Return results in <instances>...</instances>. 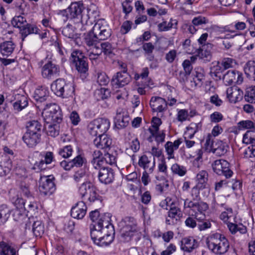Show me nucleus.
<instances>
[{
  "instance_id": "obj_1",
  "label": "nucleus",
  "mask_w": 255,
  "mask_h": 255,
  "mask_svg": "<svg viewBox=\"0 0 255 255\" xmlns=\"http://www.w3.org/2000/svg\"><path fill=\"white\" fill-rule=\"evenodd\" d=\"M112 34L111 29L104 19H99L93 28L84 35V40L88 46L97 44L101 40L109 38Z\"/></svg>"
},
{
  "instance_id": "obj_2",
  "label": "nucleus",
  "mask_w": 255,
  "mask_h": 255,
  "mask_svg": "<svg viewBox=\"0 0 255 255\" xmlns=\"http://www.w3.org/2000/svg\"><path fill=\"white\" fill-rule=\"evenodd\" d=\"M121 240L124 242H129L132 237L138 234L139 230L134 218L126 217L119 223Z\"/></svg>"
},
{
  "instance_id": "obj_3",
  "label": "nucleus",
  "mask_w": 255,
  "mask_h": 255,
  "mask_svg": "<svg viewBox=\"0 0 255 255\" xmlns=\"http://www.w3.org/2000/svg\"><path fill=\"white\" fill-rule=\"evenodd\" d=\"M206 244L209 250L216 255L226 253L230 247L228 240L220 234H214L206 239Z\"/></svg>"
},
{
  "instance_id": "obj_4",
  "label": "nucleus",
  "mask_w": 255,
  "mask_h": 255,
  "mask_svg": "<svg viewBox=\"0 0 255 255\" xmlns=\"http://www.w3.org/2000/svg\"><path fill=\"white\" fill-rule=\"evenodd\" d=\"M83 9L82 4L78 2L72 3L68 8L60 10L58 15L63 17L64 22L70 19L75 21V23L82 22V12Z\"/></svg>"
},
{
  "instance_id": "obj_5",
  "label": "nucleus",
  "mask_w": 255,
  "mask_h": 255,
  "mask_svg": "<svg viewBox=\"0 0 255 255\" xmlns=\"http://www.w3.org/2000/svg\"><path fill=\"white\" fill-rule=\"evenodd\" d=\"M42 115L46 123L59 124L62 120V115L59 106L56 104H46Z\"/></svg>"
},
{
  "instance_id": "obj_6",
  "label": "nucleus",
  "mask_w": 255,
  "mask_h": 255,
  "mask_svg": "<svg viewBox=\"0 0 255 255\" xmlns=\"http://www.w3.org/2000/svg\"><path fill=\"white\" fill-rule=\"evenodd\" d=\"M79 193L82 198L88 195V199L90 202L102 204V197L97 193L96 187L91 182L83 183L79 188Z\"/></svg>"
},
{
  "instance_id": "obj_7",
  "label": "nucleus",
  "mask_w": 255,
  "mask_h": 255,
  "mask_svg": "<svg viewBox=\"0 0 255 255\" xmlns=\"http://www.w3.org/2000/svg\"><path fill=\"white\" fill-rule=\"evenodd\" d=\"M70 60L78 72L85 77V74L88 70V64L87 58L82 51L79 50H74L71 53Z\"/></svg>"
},
{
  "instance_id": "obj_8",
  "label": "nucleus",
  "mask_w": 255,
  "mask_h": 255,
  "mask_svg": "<svg viewBox=\"0 0 255 255\" xmlns=\"http://www.w3.org/2000/svg\"><path fill=\"white\" fill-rule=\"evenodd\" d=\"M110 126L109 120L99 118L93 120L88 126V131L92 136H98L105 133Z\"/></svg>"
},
{
  "instance_id": "obj_9",
  "label": "nucleus",
  "mask_w": 255,
  "mask_h": 255,
  "mask_svg": "<svg viewBox=\"0 0 255 255\" xmlns=\"http://www.w3.org/2000/svg\"><path fill=\"white\" fill-rule=\"evenodd\" d=\"M212 168L217 174L223 175L226 178L231 177L233 174V172L230 169L229 163L225 160H215L212 164Z\"/></svg>"
},
{
  "instance_id": "obj_10",
  "label": "nucleus",
  "mask_w": 255,
  "mask_h": 255,
  "mask_svg": "<svg viewBox=\"0 0 255 255\" xmlns=\"http://www.w3.org/2000/svg\"><path fill=\"white\" fill-rule=\"evenodd\" d=\"M124 70L114 75L111 80V84L114 88H118L128 85L131 81V78L127 72V69L124 64L122 65Z\"/></svg>"
},
{
  "instance_id": "obj_11",
  "label": "nucleus",
  "mask_w": 255,
  "mask_h": 255,
  "mask_svg": "<svg viewBox=\"0 0 255 255\" xmlns=\"http://www.w3.org/2000/svg\"><path fill=\"white\" fill-rule=\"evenodd\" d=\"M51 175L41 177L39 181V189L41 194L50 195L55 190V184Z\"/></svg>"
},
{
  "instance_id": "obj_12",
  "label": "nucleus",
  "mask_w": 255,
  "mask_h": 255,
  "mask_svg": "<svg viewBox=\"0 0 255 255\" xmlns=\"http://www.w3.org/2000/svg\"><path fill=\"white\" fill-rule=\"evenodd\" d=\"M104 234L100 238L99 241L97 242V245L99 246H108L114 240L115 235V230L113 225L109 224L108 226H105L103 228Z\"/></svg>"
},
{
  "instance_id": "obj_13",
  "label": "nucleus",
  "mask_w": 255,
  "mask_h": 255,
  "mask_svg": "<svg viewBox=\"0 0 255 255\" xmlns=\"http://www.w3.org/2000/svg\"><path fill=\"white\" fill-rule=\"evenodd\" d=\"M255 133L252 131H248L244 135L243 142L247 144H251L247 150L245 151V155L248 157L255 156Z\"/></svg>"
},
{
  "instance_id": "obj_14",
  "label": "nucleus",
  "mask_w": 255,
  "mask_h": 255,
  "mask_svg": "<svg viewBox=\"0 0 255 255\" xmlns=\"http://www.w3.org/2000/svg\"><path fill=\"white\" fill-rule=\"evenodd\" d=\"M59 66L52 61H49L42 68L41 73L44 78H54L59 75Z\"/></svg>"
},
{
  "instance_id": "obj_15",
  "label": "nucleus",
  "mask_w": 255,
  "mask_h": 255,
  "mask_svg": "<svg viewBox=\"0 0 255 255\" xmlns=\"http://www.w3.org/2000/svg\"><path fill=\"white\" fill-rule=\"evenodd\" d=\"M223 80L226 85L233 83L241 84L243 81L242 74L235 70H229L223 75Z\"/></svg>"
},
{
  "instance_id": "obj_16",
  "label": "nucleus",
  "mask_w": 255,
  "mask_h": 255,
  "mask_svg": "<svg viewBox=\"0 0 255 255\" xmlns=\"http://www.w3.org/2000/svg\"><path fill=\"white\" fill-rule=\"evenodd\" d=\"M90 217L93 222L91 225L96 226L98 225L104 224L105 226H108V225L110 224V214L105 213L101 215L97 210L92 211L90 214Z\"/></svg>"
},
{
  "instance_id": "obj_17",
  "label": "nucleus",
  "mask_w": 255,
  "mask_h": 255,
  "mask_svg": "<svg viewBox=\"0 0 255 255\" xmlns=\"http://www.w3.org/2000/svg\"><path fill=\"white\" fill-rule=\"evenodd\" d=\"M184 207L185 208H188L190 209L194 213L197 212H202V211H206L209 207L208 204L202 201H198L195 198L192 200L186 199L184 200Z\"/></svg>"
},
{
  "instance_id": "obj_18",
  "label": "nucleus",
  "mask_w": 255,
  "mask_h": 255,
  "mask_svg": "<svg viewBox=\"0 0 255 255\" xmlns=\"http://www.w3.org/2000/svg\"><path fill=\"white\" fill-rule=\"evenodd\" d=\"M98 178L101 183L106 184L111 183L114 179V171L111 168L108 167L100 168Z\"/></svg>"
},
{
  "instance_id": "obj_19",
  "label": "nucleus",
  "mask_w": 255,
  "mask_h": 255,
  "mask_svg": "<svg viewBox=\"0 0 255 255\" xmlns=\"http://www.w3.org/2000/svg\"><path fill=\"white\" fill-rule=\"evenodd\" d=\"M213 45L211 43L203 44L198 49L196 56L202 60L203 62H209L211 60V50Z\"/></svg>"
},
{
  "instance_id": "obj_20",
  "label": "nucleus",
  "mask_w": 255,
  "mask_h": 255,
  "mask_svg": "<svg viewBox=\"0 0 255 255\" xmlns=\"http://www.w3.org/2000/svg\"><path fill=\"white\" fill-rule=\"evenodd\" d=\"M87 211V206L83 201L78 202L71 210V216L77 219H82L85 215Z\"/></svg>"
},
{
  "instance_id": "obj_21",
  "label": "nucleus",
  "mask_w": 255,
  "mask_h": 255,
  "mask_svg": "<svg viewBox=\"0 0 255 255\" xmlns=\"http://www.w3.org/2000/svg\"><path fill=\"white\" fill-rule=\"evenodd\" d=\"M167 105L165 100L159 97H153L150 101V106L155 112H163L166 109Z\"/></svg>"
},
{
  "instance_id": "obj_22",
  "label": "nucleus",
  "mask_w": 255,
  "mask_h": 255,
  "mask_svg": "<svg viewBox=\"0 0 255 255\" xmlns=\"http://www.w3.org/2000/svg\"><path fill=\"white\" fill-rule=\"evenodd\" d=\"M129 123V118L125 115V112L123 109H118L116 116L115 118V124L118 128L126 127Z\"/></svg>"
},
{
  "instance_id": "obj_23",
  "label": "nucleus",
  "mask_w": 255,
  "mask_h": 255,
  "mask_svg": "<svg viewBox=\"0 0 255 255\" xmlns=\"http://www.w3.org/2000/svg\"><path fill=\"white\" fill-rule=\"evenodd\" d=\"M209 174L206 170H202L199 171L196 175V181L197 186L192 188V191H198V188L200 189L205 188L208 180Z\"/></svg>"
},
{
  "instance_id": "obj_24",
  "label": "nucleus",
  "mask_w": 255,
  "mask_h": 255,
  "mask_svg": "<svg viewBox=\"0 0 255 255\" xmlns=\"http://www.w3.org/2000/svg\"><path fill=\"white\" fill-rule=\"evenodd\" d=\"M112 143V139L105 133L98 136L94 140V144L99 149L108 148Z\"/></svg>"
},
{
  "instance_id": "obj_25",
  "label": "nucleus",
  "mask_w": 255,
  "mask_h": 255,
  "mask_svg": "<svg viewBox=\"0 0 255 255\" xmlns=\"http://www.w3.org/2000/svg\"><path fill=\"white\" fill-rule=\"evenodd\" d=\"M41 134L25 132L22 137L23 141L29 147L35 146L40 142Z\"/></svg>"
},
{
  "instance_id": "obj_26",
  "label": "nucleus",
  "mask_w": 255,
  "mask_h": 255,
  "mask_svg": "<svg viewBox=\"0 0 255 255\" xmlns=\"http://www.w3.org/2000/svg\"><path fill=\"white\" fill-rule=\"evenodd\" d=\"M226 93L228 98L232 103H236L241 100L243 96V91L237 87L228 88Z\"/></svg>"
},
{
  "instance_id": "obj_27",
  "label": "nucleus",
  "mask_w": 255,
  "mask_h": 255,
  "mask_svg": "<svg viewBox=\"0 0 255 255\" xmlns=\"http://www.w3.org/2000/svg\"><path fill=\"white\" fill-rule=\"evenodd\" d=\"M198 246L197 241L193 237L184 238L181 241V249L188 253L197 248Z\"/></svg>"
},
{
  "instance_id": "obj_28",
  "label": "nucleus",
  "mask_w": 255,
  "mask_h": 255,
  "mask_svg": "<svg viewBox=\"0 0 255 255\" xmlns=\"http://www.w3.org/2000/svg\"><path fill=\"white\" fill-rule=\"evenodd\" d=\"M14 100L15 102L13 104V107L15 111H21L28 105L27 97L21 94H16L14 96Z\"/></svg>"
},
{
  "instance_id": "obj_29",
  "label": "nucleus",
  "mask_w": 255,
  "mask_h": 255,
  "mask_svg": "<svg viewBox=\"0 0 255 255\" xmlns=\"http://www.w3.org/2000/svg\"><path fill=\"white\" fill-rule=\"evenodd\" d=\"M33 97L37 102L42 103L49 99V92L46 87L37 88L34 92Z\"/></svg>"
},
{
  "instance_id": "obj_30",
  "label": "nucleus",
  "mask_w": 255,
  "mask_h": 255,
  "mask_svg": "<svg viewBox=\"0 0 255 255\" xmlns=\"http://www.w3.org/2000/svg\"><path fill=\"white\" fill-rule=\"evenodd\" d=\"M138 163L144 169V172L152 173L155 166V159L151 162L146 155H143L140 157Z\"/></svg>"
},
{
  "instance_id": "obj_31",
  "label": "nucleus",
  "mask_w": 255,
  "mask_h": 255,
  "mask_svg": "<svg viewBox=\"0 0 255 255\" xmlns=\"http://www.w3.org/2000/svg\"><path fill=\"white\" fill-rule=\"evenodd\" d=\"M104 224L98 225H90V235L91 239L94 243L97 245V242L99 241L100 238L104 234L103 228H105Z\"/></svg>"
},
{
  "instance_id": "obj_32",
  "label": "nucleus",
  "mask_w": 255,
  "mask_h": 255,
  "mask_svg": "<svg viewBox=\"0 0 255 255\" xmlns=\"http://www.w3.org/2000/svg\"><path fill=\"white\" fill-rule=\"evenodd\" d=\"M15 48L11 41H6L0 44V52L3 56L8 57L11 55Z\"/></svg>"
},
{
  "instance_id": "obj_33",
  "label": "nucleus",
  "mask_w": 255,
  "mask_h": 255,
  "mask_svg": "<svg viewBox=\"0 0 255 255\" xmlns=\"http://www.w3.org/2000/svg\"><path fill=\"white\" fill-rule=\"evenodd\" d=\"M65 84L66 82L64 79H58L51 84V90L57 96H63Z\"/></svg>"
},
{
  "instance_id": "obj_34",
  "label": "nucleus",
  "mask_w": 255,
  "mask_h": 255,
  "mask_svg": "<svg viewBox=\"0 0 255 255\" xmlns=\"http://www.w3.org/2000/svg\"><path fill=\"white\" fill-rule=\"evenodd\" d=\"M11 210L6 205H0V226L3 225L10 216Z\"/></svg>"
},
{
  "instance_id": "obj_35",
  "label": "nucleus",
  "mask_w": 255,
  "mask_h": 255,
  "mask_svg": "<svg viewBox=\"0 0 255 255\" xmlns=\"http://www.w3.org/2000/svg\"><path fill=\"white\" fill-rule=\"evenodd\" d=\"M12 168V162L9 158H5L0 161V176L8 174Z\"/></svg>"
},
{
  "instance_id": "obj_36",
  "label": "nucleus",
  "mask_w": 255,
  "mask_h": 255,
  "mask_svg": "<svg viewBox=\"0 0 255 255\" xmlns=\"http://www.w3.org/2000/svg\"><path fill=\"white\" fill-rule=\"evenodd\" d=\"M0 255H16V250L4 242H0Z\"/></svg>"
},
{
  "instance_id": "obj_37",
  "label": "nucleus",
  "mask_w": 255,
  "mask_h": 255,
  "mask_svg": "<svg viewBox=\"0 0 255 255\" xmlns=\"http://www.w3.org/2000/svg\"><path fill=\"white\" fill-rule=\"evenodd\" d=\"M41 125L37 121H31L27 122L26 124V132L38 133V134H41Z\"/></svg>"
},
{
  "instance_id": "obj_38",
  "label": "nucleus",
  "mask_w": 255,
  "mask_h": 255,
  "mask_svg": "<svg viewBox=\"0 0 255 255\" xmlns=\"http://www.w3.org/2000/svg\"><path fill=\"white\" fill-rule=\"evenodd\" d=\"M202 128V124L201 123H191L188 127H187V130L185 132V134L187 136V138H192L194 136V134L201 130Z\"/></svg>"
},
{
  "instance_id": "obj_39",
  "label": "nucleus",
  "mask_w": 255,
  "mask_h": 255,
  "mask_svg": "<svg viewBox=\"0 0 255 255\" xmlns=\"http://www.w3.org/2000/svg\"><path fill=\"white\" fill-rule=\"evenodd\" d=\"M39 29L35 25L26 23L24 24L20 29V33L23 38H25L28 35L32 33H37Z\"/></svg>"
},
{
  "instance_id": "obj_40",
  "label": "nucleus",
  "mask_w": 255,
  "mask_h": 255,
  "mask_svg": "<svg viewBox=\"0 0 255 255\" xmlns=\"http://www.w3.org/2000/svg\"><path fill=\"white\" fill-rule=\"evenodd\" d=\"M45 129L49 136L55 137L59 134V126L57 123H46Z\"/></svg>"
},
{
  "instance_id": "obj_41",
  "label": "nucleus",
  "mask_w": 255,
  "mask_h": 255,
  "mask_svg": "<svg viewBox=\"0 0 255 255\" xmlns=\"http://www.w3.org/2000/svg\"><path fill=\"white\" fill-rule=\"evenodd\" d=\"M244 71L248 78L255 80V61L248 62L245 66Z\"/></svg>"
},
{
  "instance_id": "obj_42",
  "label": "nucleus",
  "mask_w": 255,
  "mask_h": 255,
  "mask_svg": "<svg viewBox=\"0 0 255 255\" xmlns=\"http://www.w3.org/2000/svg\"><path fill=\"white\" fill-rule=\"evenodd\" d=\"M228 148L229 146L226 143L220 141L215 145L212 152L220 156L224 155L228 151Z\"/></svg>"
},
{
  "instance_id": "obj_43",
  "label": "nucleus",
  "mask_w": 255,
  "mask_h": 255,
  "mask_svg": "<svg viewBox=\"0 0 255 255\" xmlns=\"http://www.w3.org/2000/svg\"><path fill=\"white\" fill-rule=\"evenodd\" d=\"M150 134H152V136H154V139L157 143V146L160 144L165 141V130H151L150 132Z\"/></svg>"
},
{
  "instance_id": "obj_44",
  "label": "nucleus",
  "mask_w": 255,
  "mask_h": 255,
  "mask_svg": "<svg viewBox=\"0 0 255 255\" xmlns=\"http://www.w3.org/2000/svg\"><path fill=\"white\" fill-rule=\"evenodd\" d=\"M195 78H193L195 85H200L202 84V81L204 80L205 71L201 67H197L195 69Z\"/></svg>"
},
{
  "instance_id": "obj_45",
  "label": "nucleus",
  "mask_w": 255,
  "mask_h": 255,
  "mask_svg": "<svg viewBox=\"0 0 255 255\" xmlns=\"http://www.w3.org/2000/svg\"><path fill=\"white\" fill-rule=\"evenodd\" d=\"M32 232L36 237H41L43 234L44 230V226L41 221H34L32 223Z\"/></svg>"
},
{
  "instance_id": "obj_46",
  "label": "nucleus",
  "mask_w": 255,
  "mask_h": 255,
  "mask_svg": "<svg viewBox=\"0 0 255 255\" xmlns=\"http://www.w3.org/2000/svg\"><path fill=\"white\" fill-rule=\"evenodd\" d=\"M172 172L180 176H183L186 174L187 170L185 167L177 163L173 164L171 167Z\"/></svg>"
},
{
  "instance_id": "obj_47",
  "label": "nucleus",
  "mask_w": 255,
  "mask_h": 255,
  "mask_svg": "<svg viewBox=\"0 0 255 255\" xmlns=\"http://www.w3.org/2000/svg\"><path fill=\"white\" fill-rule=\"evenodd\" d=\"M62 32L64 36L69 38L74 39L77 37V34L74 31L71 24H68L64 27Z\"/></svg>"
},
{
  "instance_id": "obj_48",
  "label": "nucleus",
  "mask_w": 255,
  "mask_h": 255,
  "mask_svg": "<svg viewBox=\"0 0 255 255\" xmlns=\"http://www.w3.org/2000/svg\"><path fill=\"white\" fill-rule=\"evenodd\" d=\"M73 152L71 145H66L60 148L58 153L59 155L63 158H67L71 156Z\"/></svg>"
},
{
  "instance_id": "obj_49",
  "label": "nucleus",
  "mask_w": 255,
  "mask_h": 255,
  "mask_svg": "<svg viewBox=\"0 0 255 255\" xmlns=\"http://www.w3.org/2000/svg\"><path fill=\"white\" fill-rule=\"evenodd\" d=\"M245 98L249 103H255V86L247 89Z\"/></svg>"
},
{
  "instance_id": "obj_50",
  "label": "nucleus",
  "mask_w": 255,
  "mask_h": 255,
  "mask_svg": "<svg viewBox=\"0 0 255 255\" xmlns=\"http://www.w3.org/2000/svg\"><path fill=\"white\" fill-rule=\"evenodd\" d=\"M181 216L182 213L178 208L175 207H170L168 214V218L172 220L175 219V221H177V218L179 219Z\"/></svg>"
},
{
  "instance_id": "obj_51",
  "label": "nucleus",
  "mask_w": 255,
  "mask_h": 255,
  "mask_svg": "<svg viewBox=\"0 0 255 255\" xmlns=\"http://www.w3.org/2000/svg\"><path fill=\"white\" fill-rule=\"evenodd\" d=\"M221 63V66L224 67V70L234 67L237 65L236 60L229 57L224 58Z\"/></svg>"
},
{
  "instance_id": "obj_52",
  "label": "nucleus",
  "mask_w": 255,
  "mask_h": 255,
  "mask_svg": "<svg viewBox=\"0 0 255 255\" xmlns=\"http://www.w3.org/2000/svg\"><path fill=\"white\" fill-rule=\"evenodd\" d=\"M239 129H252L255 128V124L251 120L242 121L238 124Z\"/></svg>"
},
{
  "instance_id": "obj_53",
  "label": "nucleus",
  "mask_w": 255,
  "mask_h": 255,
  "mask_svg": "<svg viewBox=\"0 0 255 255\" xmlns=\"http://www.w3.org/2000/svg\"><path fill=\"white\" fill-rule=\"evenodd\" d=\"M26 22L25 19L21 16H15L11 20L12 24L19 29L24 25V23Z\"/></svg>"
},
{
  "instance_id": "obj_54",
  "label": "nucleus",
  "mask_w": 255,
  "mask_h": 255,
  "mask_svg": "<svg viewBox=\"0 0 255 255\" xmlns=\"http://www.w3.org/2000/svg\"><path fill=\"white\" fill-rule=\"evenodd\" d=\"M204 146L205 150L209 152H212L214 148L215 145L213 143V138L211 134H208L206 137Z\"/></svg>"
},
{
  "instance_id": "obj_55",
  "label": "nucleus",
  "mask_w": 255,
  "mask_h": 255,
  "mask_svg": "<svg viewBox=\"0 0 255 255\" xmlns=\"http://www.w3.org/2000/svg\"><path fill=\"white\" fill-rule=\"evenodd\" d=\"M165 151L168 155V159H170L171 158H174V151L177 149H174V147L172 146L171 141H167L165 145Z\"/></svg>"
},
{
  "instance_id": "obj_56",
  "label": "nucleus",
  "mask_w": 255,
  "mask_h": 255,
  "mask_svg": "<svg viewBox=\"0 0 255 255\" xmlns=\"http://www.w3.org/2000/svg\"><path fill=\"white\" fill-rule=\"evenodd\" d=\"M162 124L161 119L157 117H153L152 119L151 126L148 128V131L150 132L151 130L154 131L159 130V127Z\"/></svg>"
},
{
  "instance_id": "obj_57",
  "label": "nucleus",
  "mask_w": 255,
  "mask_h": 255,
  "mask_svg": "<svg viewBox=\"0 0 255 255\" xmlns=\"http://www.w3.org/2000/svg\"><path fill=\"white\" fill-rule=\"evenodd\" d=\"M86 162V159L81 155L76 156L74 159L71 160L73 167H81Z\"/></svg>"
},
{
  "instance_id": "obj_58",
  "label": "nucleus",
  "mask_w": 255,
  "mask_h": 255,
  "mask_svg": "<svg viewBox=\"0 0 255 255\" xmlns=\"http://www.w3.org/2000/svg\"><path fill=\"white\" fill-rule=\"evenodd\" d=\"M86 177V172L82 169L75 172L73 175V178L75 182H79L83 181Z\"/></svg>"
},
{
  "instance_id": "obj_59",
  "label": "nucleus",
  "mask_w": 255,
  "mask_h": 255,
  "mask_svg": "<svg viewBox=\"0 0 255 255\" xmlns=\"http://www.w3.org/2000/svg\"><path fill=\"white\" fill-rule=\"evenodd\" d=\"M100 46L104 54L110 55L112 53L113 48L112 45L110 43L108 42H103L102 43Z\"/></svg>"
},
{
  "instance_id": "obj_60",
  "label": "nucleus",
  "mask_w": 255,
  "mask_h": 255,
  "mask_svg": "<svg viewBox=\"0 0 255 255\" xmlns=\"http://www.w3.org/2000/svg\"><path fill=\"white\" fill-rule=\"evenodd\" d=\"M109 82V79L105 73H100L98 74L97 82L101 86L106 85Z\"/></svg>"
},
{
  "instance_id": "obj_61",
  "label": "nucleus",
  "mask_w": 255,
  "mask_h": 255,
  "mask_svg": "<svg viewBox=\"0 0 255 255\" xmlns=\"http://www.w3.org/2000/svg\"><path fill=\"white\" fill-rule=\"evenodd\" d=\"M74 92V87L70 84H65L64 89L63 96L61 97L63 98H67L72 96Z\"/></svg>"
},
{
  "instance_id": "obj_62",
  "label": "nucleus",
  "mask_w": 255,
  "mask_h": 255,
  "mask_svg": "<svg viewBox=\"0 0 255 255\" xmlns=\"http://www.w3.org/2000/svg\"><path fill=\"white\" fill-rule=\"evenodd\" d=\"M47 165V164L45 162L43 159H41L40 160L36 161L34 163L32 169L34 170L42 171L46 168Z\"/></svg>"
},
{
  "instance_id": "obj_63",
  "label": "nucleus",
  "mask_w": 255,
  "mask_h": 255,
  "mask_svg": "<svg viewBox=\"0 0 255 255\" xmlns=\"http://www.w3.org/2000/svg\"><path fill=\"white\" fill-rule=\"evenodd\" d=\"M20 192L23 196L28 198L31 196V192L29 190V187L25 183H21L20 186Z\"/></svg>"
},
{
  "instance_id": "obj_64",
  "label": "nucleus",
  "mask_w": 255,
  "mask_h": 255,
  "mask_svg": "<svg viewBox=\"0 0 255 255\" xmlns=\"http://www.w3.org/2000/svg\"><path fill=\"white\" fill-rule=\"evenodd\" d=\"M173 26V23L170 21H163L158 25V30L160 31H167L171 28Z\"/></svg>"
}]
</instances>
